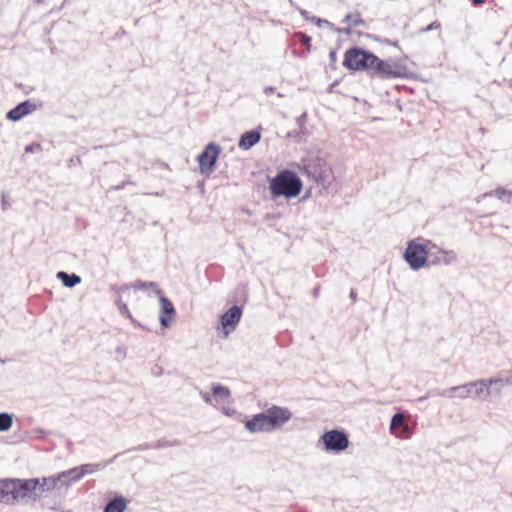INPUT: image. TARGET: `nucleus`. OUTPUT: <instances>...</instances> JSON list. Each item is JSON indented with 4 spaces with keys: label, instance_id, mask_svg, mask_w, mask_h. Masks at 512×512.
Instances as JSON below:
<instances>
[{
    "label": "nucleus",
    "instance_id": "f257e3e1",
    "mask_svg": "<svg viewBox=\"0 0 512 512\" xmlns=\"http://www.w3.org/2000/svg\"><path fill=\"white\" fill-rule=\"evenodd\" d=\"M291 418L292 413L288 408L273 405L246 420L244 426L252 434L271 433L280 430Z\"/></svg>",
    "mask_w": 512,
    "mask_h": 512
},
{
    "label": "nucleus",
    "instance_id": "f03ea898",
    "mask_svg": "<svg viewBox=\"0 0 512 512\" xmlns=\"http://www.w3.org/2000/svg\"><path fill=\"white\" fill-rule=\"evenodd\" d=\"M301 189V180L294 172L289 170H284L278 173L270 181V190L274 197H296L300 193Z\"/></svg>",
    "mask_w": 512,
    "mask_h": 512
},
{
    "label": "nucleus",
    "instance_id": "7ed1b4c3",
    "mask_svg": "<svg viewBox=\"0 0 512 512\" xmlns=\"http://www.w3.org/2000/svg\"><path fill=\"white\" fill-rule=\"evenodd\" d=\"M36 484L30 479L9 478V505L35 502Z\"/></svg>",
    "mask_w": 512,
    "mask_h": 512
},
{
    "label": "nucleus",
    "instance_id": "20e7f679",
    "mask_svg": "<svg viewBox=\"0 0 512 512\" xmlns=\"http://www.w3.org/2000/svg\"><path fill=\"white\" fill-rule=\"evenodd\" d=\"M484 389H486V384L481 379L444 389L439 394L443 397L458 398L462 400L470 397L486 400Z\"/></svg>",
    "mask_w": 512,
    "mask_h": 512
},
{
    "label": "nucleus",
    "instance_id": "39448f33",
    "mask_svg": "<svg viewBox=\"0 0 512 512\" xmlns=\"http://www.w3.org/2000/svg\"><path fill=\"white\" fill-rule=\"evenodd\" d=\"M427 239L417 238L408 242L404 259L412 270L418 271L427 266Z\"/></svg>",
    "mask_w": 512,
    "mask_h": 512
},
{
    "label": "nucleus",
    "instance_id": "423d86ee",
    "mask_svg": "<svg viewBox=\"0 0 512 512\" xmlns=\"http://www.w3.org/2000/svg\"><path fill=\"white\" fill-rule=\"evenodd\" d=\"M349 443V437L345 431L332 429L320 436L318 447L325 452L339 454L349 447Z\"/></svg>",
    "mask_w": 512,
    "mask_h": 512
},
{
    "label": "nucleus",
    "instance_id": "0eeeda50",
    "mask_svg": "<svg viewBox=\"0 0 512 512\" xmlns=\"http://www.w3.org/2000/svg\"><path fill=\"white\" fill-rule=\"evenodd\" d=\"M427 266L452 265L456 263L458 256L454 250L443 249L431 240H427Z\"/></svg>",
    "mask_w": 512,
    "mask_h": 512
},
{
    "label": "nucleus",
    "instance_id": "6e6552de",
    "mask_svg": "<svg viewBox=\"0 0 512 512\" xmlns=\"http://www.w3.org/2000/svg\"><path fill=\"white\" fill-rule=\"evenodd\" d=\"M105 468V464L95 463V464H84L79 467H74L72 469L63 471L59 473L60 486L68 487L71 484L81 480L84 476L93 474Z\"/></svg>",
    "mask_w": 512,
    "mask_h": 512
},
{
    "label": "nucleus",
    "instance_id": "1a4fd4ad",
    "mask_svg": "<svg viewBox=\"0 0 512 512\" xmlns=\"http://www.w3.org/2000/svg\"><path fill=\"white\" fill-rule=\"evenodd\" d=\"M375 55L360 48H352L345 53L344 66L352 70L373 69Z\"/></svg>",
    "mask_w": 512,
    "mask_h": 512
},
{
    "label": "nucleus",
    "instance_id": "9d476101",
    "mask_svg": "<svg viewBox=\"0 0 512 512\" xmlns=\"http://www.w3.org/2000/svg\"><path fill=\"white\" fill-rule=\"evenodd\" d=\"M242 316V309L234 305L226 311L220 318V326L224 337H228L233 332L240 322Z\"/></svg>",
    "mask_w": 512,
    "mask_h": 512
},
{
    "label": "nucleus",
    "instance_id": "9b49d317",
    "mask_svg": "<svg viewBox=\"0 0 512 512\" xmlns=\"http://www.w3.org/2000/svg\"><path fill=\"white\" fill-rule=\"evenodd\" d=\"M220 154V148L214 143H209L199 155V168L202 173L210 172Z\"/></svg>",
    "mask_w": 512,
    "mask_h": 512
},
{
    "label": "nucleus",
    "instance_id": "f8f14e48",
    "mask_svg": "<svg viewBox=\"0 0 512 512\" xmlns=\"http://www.w3.org/2000/svg\"><path fill=\"white\" fill-rule=\"evenodd\" d=\"M59 475H54L50 477H42V478H31L30 481L37 482L36 487L34 489L35 501H37L40 496L54 489H60V480Z\"/></svg>",
    "mask_w": 512,
    "mask_h": 512
},
{
    "label": "nucleus",
    "instance_id": "ddd939ff",
    "mask_svg": "<svg viewBox=\"0 0 512 512\" xmlns=\"http://www.w3.org/2000/svg\"><path fill=\"white\" fill-rule=\"evenodd\" d=\"M482 380L486 384V389H484L486 399L491 395L499 396L505 385L512 384V376H498Z\"/></svg>",
    "mask_w": 512,
    "mask_h": 512
},
{
    "label": "nucleus",
    "instance_id": "4468645a",
    "mask_svg": "<svg viewBox=\"0 0 512 512\" xmlns=\"http://www.w3.org/2000/svg\"><path fill=\"white\" fill-rule=\"evenodd\" d=\"M371 71L376 72L384 78H395L400 76L398 66L391 61H384L375 56L373 61V69Z\"/></svg>",
    "mask_w": 512,
    "mask_h": 512
},
{
    "label": "nucleus",
    "instance_id": "2eb2a0df",
    "mask_svg": "<svg viewBox=\"0 0 512 512\" xmlns=\"http://www.w3.org/2000/svg\"><path fill=\"white\" fill-rule=\"evenodd\" d=\"M160 315L159 321L161 326L168 327L171 320L175 317L176 311L173 303L165 296L159 295Z\"/></svg>",
    "mask_w": 512,
    "mask_h": 512
},
{
    "label": "nucleus",
    "instance_id": "dca6fc26",
    "mask_svg": "<svg viewBox=\"0 0 512 512\" xmlns=\"http://www.w3.org/2000/svg\"><path fill=\"white\" fill-rule=\"evenodd\" d=\"M36 109H37V105L34 102H32L31 100H26V101L19 103L16 107L11 109L7 113L6 117H7V119H9L11 121H19L24 116L32 113Z\"/></svg>",
    "mask_w": 512,
    "mask_h": 512
},
{
    "label": "nucleus",
    "instance_id": "f3484780",
    "mask_svg": "<svg viewBox=\"0 0 512 512\" xmlns=\"http://www.w3.org/2000/svg\"><path fill=\"white\" fill-rule=\"evenodd\" d=\"M212 396L214 398V407L219 408L224 404H231V391L228 387L218 383L211 385Z\"/></svg>",
    "mask_w": 512,
    "mask_h": 512
},
{
    "label": "nucleus",
    "instance_id": "a211bd4d",
    "mask_svg": "<svg viewBox=\"0 0 512 512\" xmlns=\"http://www.w3.org/2000/svg\"><path fill=\"white\" fill-rule=\"evenodd\" d=\"M405 420L406 418L403 413H396L393 415L390 423V430L395 436L402 437L408 433L409 428Z\"/></svg>",
    "mask_w": 512,
    "mask_h": 512
},
{
    "label": "nucleus",
    "instance_id": "6ab92c4d",
    "mask_svg": "<svg viewBox=\"0 0 512 512\" xmlns=\"http://www.w3.org/2000/svg\"><path fill=\"white\" fill-rule=\"evenodd\" d=\"M116 293L118 296L115 299V303L118 306L120 313L131 318V314L129 312L127 304L123 300L124 297L128 298L131 295V293H132L131 287L128 285L121 286V287L117 288Z\"/></svg>",
    "mask_w": 512,
    "mask_h": 512
},
{
    "label": "nucleus",
    "instance_id": "aec40b11",
    "mask_svg": "<svg viewBox=\"0 0 512 512\" xmlns=\"http://www.w3.org/2000/svg\"><path fill=\"white\" fill-rule=\"evenodd\" d=\"M261 139V135L258 131L251 130L248 132H245L240 140H239V147L248 150L251 147H253L255 144H257Z\"/></svg>",
    "mask_w": 512,
    "mask_h": 512
},
{
    "label": "nucleus",
    "instance_id": "412c9836",
    "mask_svg": "<svg viewBox=\"0 0 512 512\" xmlns=\"http://www.w3.org/2000/svg\"><path fill=\"white\" fill-rule=\"evenodd\" d=\"M126 505L124 497L116 496L106 504L103 512H124Z\"/></svg>",
    "mask_w": 512,
    "mask_h": 512
},
{
    "label": "nucleus",
    "instance_id": "4be33fe9",
    "mask_svg": "<svg viewBox=\"0 0 512 512\" xmlns=\"http://www.w3.org/2000/svg\"><path fill=\"white\" fill-rule=\"evenodd\" d=\"M56 277L62 281L63 285L67 288H73L81 282V277L76 274H68L67 272L60 271Z\"/></svg>",
    "mask_w": 512,
    "mask_h": 512
},
{
    "label": "nucleus",
    "instance_id": "5701e85b",
    "mask_svg": "<svg viewBox=\"0 0 512 512\" xmlns=\"http://www.w3.org/2000/svg\"><path fill=\"white\" fill-rule=\"evenodd\" d=\"M495 196L499 200L510 202L512 200V191L506 190L504 188H497L494 191L486 192L483 194V197Z\"/></svg>",
    "mask_w": 512,
    "mask_h": 512
},
{
    "label": "nucleus",
    "instance_id": "b1692460",
    "mask_svg": "<svg viewBox=\"0 0 512 512\" xmlns=\"http://www.w3.org/2000/svg\"><path fill=\"white\" fill-rule=\"evenodd\" d=\"M0 503L9 505V478L0 479Z\"/></svg>",
    "mask_w": 512,
    "mask_h": 512
},
{
    "label": "nucleus",
    "instance_id": "393cba45",
    "mask_svg": "<svg viewBox=\"0 0 512 512\" xmlns=\"http://www.w3.org/2000/svg\"><path fill=\"white\" fill-rule=\"evenodd\" d=\"M133 288L135 290H143V291H154L157 295H160V290L157 288V285L154 282H135L133 284Z\"/></svg>",
    "mask_w": 512,
    "mask_h": 512
},
{
    "label": "nucleus",
    "instance_id": "a878e982",
    "mask_svg": "<svg viewBox=\"0 0 512 512\" xmlns=\"http://www.w3.org/2000/svg\"><path fill=\"white\" fill-rule=\"evenodd\" d=\"M13 424L12 415L2 412L0 413V432L8 431Z\"/></svg>",
    "mask_w": 512,
    "mask_h": 512
},
{
    "label": "nucleus",
    "instance_id": "bb28decb",
    "mask_svg": "<svg viewBox=\"0 0 512 512\" xmlns=\"http://www.w3.org/2000/svg\"><path fill=\"white\" fill-rule=\"evenodd\" d=\"M343 22L346 23L349 27H357L364 24V21L359 14H348L344 18Z\"/></svg>",
    "mask_w": 512,
    "mask_h": 512
},
{
    "label": "nucleus",
    "instance_id": "cd10ccee",
    "mask_svg": "<svg viewBox=\"0 0 512 512\" xmlns=\"http://www.w3.org/2000/svg\"><path fill=\"white\" fill-rule=\"evenodd\" d=\"M224 415L229 417L241 416L240 413L234 408L230 407V404H224L218 408Z\"/></svg>",
    "mask_w": 512,
    "mask_h": 512
},
{
    "label": "nucleus",
    "instance_id": "c85d7f7f",
    "mask_svg": "<svg viewBox=\"0 0 512 512\" xmlns=\"http://www.w3.org/2000/svg\"><path fill=\"white\" fill-rule=\"evenodd\" d=\"M311 176L313 179H315L317 182H321L323 185L330 183L326 178L325 171L323 170L315 171L311 174Z\"/></svg>",
    "mask_w": 512,
    "mask_h": 512
},
{
    "label": "nucleus",
    "instance_id": "c756f323",
    "mask_svg": "<svg viewBox=\"0 0 512 512\" xmlns=\"http://www.w3.org/2000/svg\"><path fill=\"white\" fill-rule=\"evenodd\" d=\"M200 396L206 404L214 406V398L212 396V392L210 393L208 391H200Z\"/></svg>",
    "mask_w": 512,
    "mask_h": 512
},
{
    "label": "nucleus",
    "instance_id": "7c9ffc66",
    "mask_svg": "<svg viewBox=\"0 0 512 512\" xmlns=\"http://www.w3.org/2000/svg\"><path fill=\"white\" fill-rule=\"evenodd\" d=\"M297 37L299 38L300 42L306 46L308 49H310V43H311V37L302 33V32H299L297 33Z\"/></svg>",
    "mask_w": 512,
    "mask_h": 512
},
{
    "label": "nucleus",
    "instance_id": "2f4dec72",
    "mask_svg": "<svg viewBox=\"0 0 512 512\" xmlns=\"http://www.w3.org/2000/svg\"><path fill=\"white\" fill-rule=\"evenodd\" d=\"M440 28V23L438 21H433L428 26L422 29L423 32H429L432 30H436Z\"/></svg>",
    "mask_w": 512,
    "mask_h": 512
},
{
    "label": "nucleus",
    "instance_id": "473e14b6",
    "mask_svg": "<svg viewBox=\"0 0 512 512\" xmlns=\"http://www.w3.org/2000/svg\"><path fill=\"white\" fill-rule=\"evenodd\" d=\"M40 150V145L39 144H31V145H27L25 147V152L26 153H33V152H36V151H39Z\"/></svg>",
    "mask_w": 512,
    "mask_h": 512
},
{
    "label": "nucleus",
    "instance_id": "72a5a7b5",
    "mask_svg": "<svg viewBox=\"0 0 512 512\" xmlns=\"http://www.w3.org/2000/svg\"><path fill=\"white\" fill-rule=\"evenodd\" d=\"M311 21L315 22L318 27H321L322 25L330 24L329 21L320 19V18H316V17H311Z\"/></svg>",
    "mask_w": 512,
    "mask_h": 512
},
{
    "label": "nucleus",
    "instance_id": "f704fd0d",
    "mask_svg": "<svg viewBox=\"0 0 512 512\" xmlns=\"http://www.w3.org/2000/svg\"><path fill=\"white\" fill-rule=\"evenodd\" d=\"M263 92H264L265 95L268 96V95H271V94H273L275 92V88L273 86H267V87L264 88Z\"/></svg>",
    "mask_w": 512,
    "mask_h": 512
},
{
    "label": "nucleus",
    "instance_id": "c9c22d12",
    "mask_svg": "<svg viewBox=\"0 0 512 512\" xmlns=\"http://www.w3.org/2000/svg\"><path fill=\"white\" fill-rule=\"evenodd\" d=\"M127 184V182H122L120 185H117L115 187H112L114 190H120V189H123L125 187V185Z\"/></svg>",
    "mask_w": 512,
    "mask_h": 512
},
{
    "label": "nucleus",
    "instance_id": "e433bc0d",
    "mask_svg": "<svg viewBox=\"0 0 512 512\" xmlns=\"http://www.w3.org/2000/svg\"><path fill=\"white\" fill-rule=\"evenodd\" d=\"M300 14H301L303 17H305L307 20H311V18L307 16V11H306V10L301 9V10H300Z\"/></svg>",
    "mask_w": 512,
    "mask_h": 512
},
{
    "label": "nucleus",
    "instance_id": "4c0bfd02",
    "mask_svg": "<svg viewBox=\"0 0 512 512\" xmlns=\"http://www.w3.org/2000/svg\"><path fill=\"white\" fill-rule=\"evenodd\" d=\"M486 0H472L475 5L483 4Z\"/></svg>",
    "mask_w": 512,
    "mask_h": 512
},
{
    "label": "nucleus",
    "instance_id": "58836bf2",
    "mask_svg": "<svg viewBox=\"0 0 512 512\" xmlns=\"http://www.w3.org/2000/svg\"><path fill=\"white\" fill-rule=\"evenodd\" d=\"M6 204H7V200H6L5 195L3 194L2 195V207L5 208Z\"/></svg>",
    "mask_w": 512,
    "mask_h": 512
},
{
    "label": "nucleus",
    "instance_id": "ea45409f",
    "mask_svg": "<svg viewBox=\"0 0 512 512\" xmlns=\"http://www.w3.org/2000/svg\"><path fill=\"white\" fill-rule=\"evenodd\" d=\"M350 297H351L353 300L356 298V293H355V291H353V290H352V291L350 292Z\"/></svg>",
    "mask_w": 512,
    "mask_h": 512
},
{
    "label": "nucleus",
    "instance_id": "a19ab883",
    "mask_svg": "<svg viewBox=\"0 0 512 512\" xmlns=\"http://www.w3.org/2000/svg\"><path fill=\"white\" fill-rule=\"evenodd\" d=\"M149 447L147 445H144V446H140L138 448V450H145V449H148Z\"/></svg>",
    "mask_w": 512,
    "mask_h": 512
},
{
    "label": "nucleus",
    "instance_id": "79ce46f5",
    "mask_svg": "<svg viewBox=\"0 0 512 512\" xmlns=\"http://www.w3.org/2000/svg\"><path fill=\"white\" fill-rule=\"evenodd\" d=\"M330 57H331V58H335V52H333V51H332V52L330 53Z\"/></svg>",
    "mask_w": 512,
    "mask_h": 512
},
{
    "label": "nucleus",
    "instance_id": "37998d69",
    "mask_svg": "<svg viewBox=\"0 0 512 512\" xmlns=\"http://www.w3.org/2000/svg\"><path fill=\"white\" fill-rule=\"evenodd\" d=\"M277 96H278V97H280V98H281V97H284V95H283V94H281V93H277Z\"/></svg>",
    "mask_w": 512,
    "mask_h": 512
},
{
    "label": "nucleus",
    "instance_id": "c03bdc74",
    "mask_svg": "<svg viewBox=\"0 0 512 512\" xmlns=\"http://www.w3.org/2000/svg\"><path fill=\"white\" fill-rule=\"evenodd\" d=\"M424 399H426V397H420V398H419V401H422V400H424Z\"/></svg>",
    "mask_w": 512,
    "mask_h": 512
}]
</instances>
